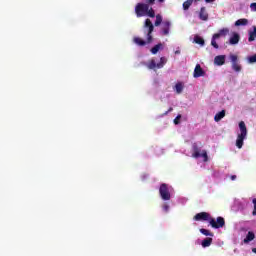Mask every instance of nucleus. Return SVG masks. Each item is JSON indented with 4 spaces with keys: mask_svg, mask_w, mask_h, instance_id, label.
Listing matches in <instances>:
<instances>
[{
    "mask_svg": "<svg viewBox=\"0 0 256 256\" xmlns=\"http://www.w3.org/2000/svg\"><path fill=\"white\" fill-rule=\"evenodd\" d=\"M144 29H147V31H145L147 37L146 41L141 37L133 38V42L138 45V47H145V45L153 43V31H155V26L153 25V22H151V19L147 18L145 20Z\"/></svg>",
    "mask_w": 256,
    "mask_h": 256,
    "instance_id": "f257e3e1",
    "label": "nucleus"
},
{
    "mask_svg": "<svg viewBox=\"0 0 256 256\" xmlns=\"http://www.w3.org/2000/svg\"><path fill=\"white\" fill-rule=\"evenodd\" d=\"M136 17H150L155 18V10L147 3H138L135 6Z\"/></svg>",
    "mask_w": 256,
    "mask_h": 256,
    "instance_id": "f03ea898",
    "label": "nucleus"
},
{
    "mask_svg": "<svg viewBox=\"0 0 256 256\" xmlns=\"http://www.w3.org/2000/svg\"><path fill=\"white\" fill-rule=\"evenodd\" d=\"M239 129H240V133L238 134L237 139H236V147L238 149H242L243 141H245V139H247V126L245 125L244 121L239 122Z\"/></svg>",
    "mask_w": 256,
    "mask_h": 256,
    "instance_id": "7ed1b4c3",
    "label": "nucleus"
},
{
    "mask_svg": "<svg viewBox=\"0 0 256 256\" xmlns=\"http://www.w3.org/2000/svg\"><path fill=\"white\" fill-rule=\"evenodd\" d=\"M229 33V28H223L219 30L218 33L214 34L211 39V45L214 49H219V44H217V39L220 37H225Z\"/></svg>",
    "mask_w": 256,
    "mask_h": 256,
    "instance_id": "20e7f679",
    "label": "nucleus"
},
{
    "mask_svg": "<svg viewBox=\"0 0 256 256\" xmlns=\"http://www.w3.org/2000/svg\"><path fill=\"white\" fill-rule=\"evenodd\" d=\"M159 195L162 201H171V192H169V185L162 183L159 187Z\"/></svg>",
    "mask_w": 256,
    "mask_h": 256,
    "instance_id": "39448f33",
    "label": "nucleus"
},
{
    "mask_svg": "<svg viewBox=\"0 0 256 256\" xmlns=\"http://www.w3.org/2000/svg\"><path fill=\"white\" fill-rule=\"evenodd\" d=\"M229 59L232 63V69L233 71H235L236 73H241V64H239V56L235 55V54H230Z\"/></svg>",
    "mask_w": 256,
    "mask_h": 256,
    "instance_id": "423d86ee",
    "label": "nucleus"
},
{
    "mask_svg": "<svg viewBox=\"0 0 256 256\" xmlns=\"http://www.w3.org/2000/svg\"><path fill=\"white\" fill-rule=\"evenodd\" d=\"M210 225L213 227V229H221L225 227V218L219 216L217 217L216 221L214 218L210 219Z\"/></svg>",
    "mask_w": 256,
    "mask_h": 256,
    "instance_id": "0eeeda50",
    "label": "nucleus"
},
{
    "mask_svg": "<svg viewBox=\"0 0 256 256\" xmlns=\"http://www.w3.org/2000/svg\"><path fill=\"white\" fill-rule=\"evenodd\" d=\"M211 214L207 212H200L194 216V221H209L211 223Z\"/></svg>",
    "mask_w": 256,
    "mask_h": 256,
    "instance_id": "6e6552de",
    "label": "nucleus"
},
{
    "mask_svg": "<svg viewBox=\"0 0 256 256\" xmlns=\"http://www.w3.org/2000/svg\"><path fill=\"white\" fill-rule=\"evenodd\" d=\"M192 157L194 159H199V157H201V147H199V144H197V142L192 144Z\"/></svg>",
    "mask_w": 256,
    "mask_h": 256,
    "instance_id": "1a4fd4ad",
    "label": "nucleus"
},
{
    "mask_svg": "<svg viewBox=\"0 0 256 256\" xmlns=\"http://www.w3.org/2000/svg\"><path fill=\"white\" fill-rule=\"evenodd\" d=\"M193 77L195 79H198V77H205V71L201 68L200 64L195 66Z\"/></svg>",
    "mask_w": 256,
    "mask_h": 256,
    "instance_id": "9d476101",
    "label": "nucleus"
},
{
    "mask_svg": "<svg viewBox=\"0 0 256 256\" xmlns=\"http://www.w3.org/2000/svg\"><path fill=\"white\" fill-rule=\"evenodd\" d=\"M170 29H171V22L170 21H164L162 23V27H161L162 35H169Z\"/></svg>",
    "mask_w": 256,
    "mask_h": 256,
    "instance_id": "9b49d317",
    "label": "nucleus"
},
{
    "mask_svg": "<svg viewBox=\"0 0 256 256\" xmlns=\"http://www.w3.org/2000/svg\"><path fill=\"white\" fill-rule=\"evenodd\" d=\"M199 19H201V21H209V13H207V9L205 7H201Z\"/></svg>",
    "mask_w": 256,
    "mask_h": 256,
    "instance_id": "f8f14e48",
    "label": "nucleus"
},
{
    "mask_svg": "<svg viewBox=\"0 0 256 256\" xmlns=\"http://www.w3.org/2000/svg\"><path fill=\"white\" fill-rule=\"evenodd\" d=\"M241 39V36H239L238 33H233V35L229 39L230 45H237Z\"/></svg>",
    "mask_w": 256,
    "mask_h": 256,
    "instance_id": "ddd939ff",
    "label": "nucleus"
},
{
    "mask_svg": "<svg viewBox=\"0 0 256 256\" xmlns=\"http://www.w3.org/2000/svg\"><path fill=\"white\" fill-rule=\"evenodd\" d=\"M215 65H225V55H218L214 58Z\"/></svg>",
    "mask_w": 256,
    "mask_h": 256,
    "instance_id": "4468645a",
    "label": "nucleus"
},
{
    "mask_svg": "<svg viewBox=\"0 0 256 256\" xmlns=\"http://www.w3.org/2000/svg\"><path fill=\"white\" fill-rule=\"evenodd\" d=\"M161 49H163V44L158 43L154 47H152L150 51H151L152 55H157V53H159V51H161Z\"/></svg>",
    "mask_w": 256,
    "mask_h": 256,
    "instance_id": "2eb2a0df",
    "label": "nucleus"
},
{
    "mask_svg": "<svg viewBox=\"0 0 256 256\" xmlns=\"http://www.w3.org/2000/svg\"><path fill=\"white\" fill-rule=\"evenodd\" d=\"M245 25H249V20H247V18L238 19L235 22L236 27H241V26H245Z\"/></svg>",
    "mask_w": 256,
    "mask_h": 256,
    "instance_id": "dca6fc26",
    "label": "nucleus"
},
{
    "mask_svg": "<svg viewBox=\"0 0 256 256\" xmlns=\"http://www.w3.org/2000/svg\"><path fill=\"white\" fill-rule=\"evenodd\" d=\"M249 37H248V41L249 43H253V41H255L256 39V26H253V31H249Z\"/></svg>",
    "mask_w": 256,
    "mask_h": 256,
    "instance_id": "f3484780",
    "label": "nucleus"
},
{
    "mask_svg": "<svg viewBox=\"0 0 256 256\" xmlns=\"http://www.w3.org/2000/svg\"><path fill=\"white\" fill-rule=\"evenodd\" d=\"M144 65H146V67L150 70L157 69V62L155 59H151L147 64L144 63Z\"/></svg>",
    "mask_w": 256,
    "mask_h": 256,
    "instance_id": "a211bd4d",
    "label": "nucleus"
},
{
    "mask_svg": "<svg viewBox=\"0 0 256 256\" xmlns=\"http://www.w3.org/2000/svg\"><path fill=\"white\" fill-rule=\"evenodd\" d=\"M213 243V238H205L203 241H202V243H201V245H202V247L205 249V248H207V247H211V244Z\"/></svg>",
    "mask_w": 256,
    "mask_h": 256,
    "instance_id": "6ab92c4d",
    "label": "nucleus"
},
{
    "mask_svg": "<svg viewBox=\"0 0 256 256\" xmlns=\"http://www.w3.org/2000/svg\"><path fill=\"white\" fill-rule=\"evenodd\" d=\"M223 117H225V110H222V111L218 112L214 116V121H216V123H219V121H221V119H223Z\"/></svg>",
    "mask_w": 256,
    "mask_h": 256,
    "instance_id": "aec40b11",
    "label": "nucleus"
},
{
    "mask_svg": "<svg viewBox=\"0 0 256 256\" xmlns=\"http://www.w3.org/2000/svg\"><path fill=\"white\" fill-rule=\"evenodd\" d=\"M253 239H255V233L249 231L244 239V243H250V241H253Z\"/></svg>",
    "mask_w": 256,
    "mask_h": 256,
    "instance_id": "412c9836",
    "label": "nucleus"
},
{
    "mask_svg": "<svg viewBox=\"0 0 256 256\" xmlns=\"http://www.w3.org/2000/svg\"><path fill=\"white\" fill-rule=\"evenodd\" d=\"M166 64H167V58L161 57L160 62L157 63V69H163V67H165Z\"/></svg>",
    "mask_w": 256,
    "mask_h": 256,
    "instance_id": "4be33fe9",
    "label": "nucleus"
},
{
    "mask_svg": "<svg viewBox=\"0 0 256 256\" xmlns=\"http://www.w3.org/2000/svg\"><path fill=\"white\" fill-rule=\"evenodd\" d=\"M175 91L178 95H180V93H183V83L181 82L176 83Z\"/></svg>",
    "mask_w": 256,
    "mask_h": 256,
    "instance_id": "5701e85b",
    "label": "nucleus"
},
{
    "mask_svg": "<svg viewBox=\"0 0 256 256\" xmlns=\"http://www.w3.org/2000/svg\"><path fill=\"white\" fill-rule=\"evenodd\" d=\"M161 23H163V16H161V14H157L156 15V20H155V27H159V25H161Z\"/></svg>",
    "mask_w": 256,
    "mask_h": 256,
    "instance_id": "b1692460",
    "label": "nucleus"
},
{
    "mask_svg": "<svg viewBox=\"0 0 256 256\" xmlns=\"http://www.w3.org/2000/svg\"><path fill=\"white\" fill-rule=\"evenodd\" d=\"M194 42L197 43V45H201V47L205 45V40L201 38V36H195Z\"/></svg>",
    "mask_w": 256,
    "mask_h": 256,
    "instance_id": "393cba45",
    "label": "nucleus"
},
{
    "mask_svg": "<svg viewBox=\"0 0 256 256\" xmlns=\"http://www.w3.org/2000/svg\"><path fill=\"white\" fill-rule=\"evenodd\" d=\"M191 5H193V0H186L183 3V9L184 11H187L189 9V7H191Z\"/></svg>",
    "mask_w": 256,
    "mask_h": 256,
    "instance_id": "a878e982",
    "label": "nucleus"
},
{
    "mask_svg": "<svg viewBox=\"0 0 256 256\" xmlns=\"http://www.w3.org/2000/svg\"><path fill=\"white\" fill-rule=\"evenodd\" d=\"M200 233H202V235H205L206 237H213V233L204 228L200 229Z\"/></svg>",
    "mask_w": 256,
    "mask_h": 256,
    "instance_id": "bb28decb",
    "label": "nucleus"
},
{
    "mask_svg": "<svg viewBox=\"0 0 256 256\" xmlns=\"http://www.w3.org/2000/svg\"><path fill=\"white\" fill-rule=\"evenodd\" d=\"M200 157H203L204 162L207 163V161H209V156L207 155V150H202V152L200 153Z\"/></svg>",
    "mask_w": 256,
    "mask_h": 256,
    "instance_id": "cd10ccee",
    "label": "nucleus"
},
{
    "mask_svg": "<svg viewBox=\"0 0 256 256\" xmlns=\"http://www.w3.org/2000/svg\"><path fill=\"white\" fill-rule=\"evenodd\" d=\"M248 63H256V54L248 57Z\"/></svg>",
    "mask_w": 256,
    "mask_h": 256,
    "instance_id": "c85d7f7f",
    "label": "nucleus"
},
{
    "mask_svg": "<svg viewBox=\"0 0 256 256\" xmlns=\"http://www.w3.org/2000/svg\"><path fill=\"white\" fill-rule=\"evenodd\" d=\"M252 202H253V205H254V209H253V211H252V215L256 216V198H254V199L252 200Z\"/></svg>",
    "mask_w": 256,
    "mask_h": 256,
    "instance_id": "c756f323",
    "label": "nucleus"
},
{
    "mask_svg": "<svg viewBox=\"0 0 256 256\" xmlns=\"http://www.w3.org/2000/svg\"><path fill=\"white\" fill-rule=\"evenodd\" d=\"M181 119V114H179L175 119H174V124L179 125Z\"/></svg>",
    "mask_w": 256,
    "mask_h": 256,
    "instance_id": "7c9ffc66",
    "label": "nucleus"
},
{
    "mask_svg": "<svg viewBox=\"0 0 256 256\" xmlns=\"http://www.w3.org/2000/svg\"><path fill=\"white\" fill-rule=\"evenodd\" d=\"M162 209L165 213H169V205L168 204H163Z\"/></svg>",
    "mask_w": 256,
    "mask_h": 256,
    "instance_id": "2f4dec72",
    "label": "nucleus"
},
{
    "mask_svg": "<svg viewBox=\"0 0 256 256\" xmlns=\"http://www.w3.org/2000/svg\"><path fill=\"white\" fill-rule=\"evenodd\" d=\"M251 11H256V2L250 4Z\"/></svg>",
    "mask_w": 256,
    "mask_h": 256,
    "instance_id": "473e14b6",
    "label": "nucleus"
},
{
    "mask_svg": "<svg viewBox=\"0 0 256 256\" xmlns=\"http://www.w3.org/2000/svg\"><path fill=\"white\" fill-rule=\"evenodd\" d=\"M171 111H173V107H170V108L168 109V111H166V112L164 113V115H168V113H171Z\"/></svg>",
    "mask_w": 256,
    "mask_h": 256,
    "instance_id": "72a5a7b5",
    "label": "nucleus"
},
{
    "mask_svg": "<svg viewBox=\"0 0 256 256\" xmlns=\"http://www.w3.org/2000/svg\"><path fill=\"white\" fill-rule=\"evenodd\" d=\"M230 179H231V181H235L237 179V175H231Z\"/></svg>",
    "mask_w": 256,
    "mask_h": 256,
    "instance_id": "f704fd0d",
    "label": "nucleus"
},
{
    "mask_svg": "<svg viewBox=\"0 0 256 256\" xmlns=\"http://www.w3.org/2000/svg\"><path fill=\"white\" fill-rule=\"evenodd\" d=\"M148 5H155V0H148Z\"/></svg>",
    "mask_w": 256,
    "mask_h": 256,
    "instance_id": "c9c22d12",
    "label": "nucleus"
},
{
    "mask_svg": "<svg viewBox=\"0 0 256 256\" xmlns=\"http://www.w3.org/2000/svg\"><path fill=\"white\" fill-rule=\"evenodd\" d=\"M174 53L175 55H181V50H176Z\"/></svg>",
    "mask_w": 256,
    "mask_h": 256,
    "instance_id": "e433bc0d",
    "label": "nucleus"
},
{
    "mask_svg": "<svg viewBox=\"0 0 256 256\" xmlns=\"http://www.w3.org/2000/svg\"><path fill=\"white\" fill-rule=\"evenodd\" d=\"M215 0H205V3H213Z\"/></svg>",
    "mask_w": 256,
    "mask_h": 256,
    "instance_id": "4c0bfd02",
    "label": "nucleus"
},
{
    "mask_svg": "<svg viewBox=\"0 0 256 256\" xmlns=\"http://www.w3.org/2000/svg\"><path fill=\"white\" fill-rule=\"evenodd\" d=\"M252 253H256V248H253V249H252Z\"/></svg>",
    "mask_w": 256,
    "mask_h": 256,
    "instance_id": "58836bf2",
    "label": "nucleus"
},
{
    "mask_svg": "<svg viewBox=\"0 0 256 256\" xmlns=\"http://www.w3.org/2000/svg\"><path fill=\"white\" fill-rule=\"evenodd\" d=\"M159 1V3H164L165 2V0H158Z\"/></svg>",
    "mask_w": 256,
    "mask_h": 256,
    "instance_id": "ea45409f",
    "label": "nucleus"
},
{
    "mask_svg": "<svg viewBox=\"0 0 256 256\" xmlns=\"http://www.w3.org/2000/svg\"><path fill=\"white\" fill-rule=\"evenodd\" d=\"M196 1H200V0H196Z\"/></svg>",
    "mask_w": 256,
    "mask_h": 256,
    "instance_id": "a19ab883",
    "label": "nucleus"
}]
</instances>
